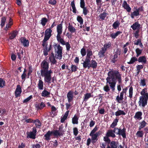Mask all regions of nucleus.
Listing matches in <instances>:
<instances>
[{
    "label": "nucleus",
    "instance_id": "nucleus-63",
    "mask_svg": "<svg viewBox=\"0 0 148 148\" xmlns=\"http://www.w3.org/2000/svg\"><path fill=\"white\" fill-rule=\"evenodd\" d=\"M80 7L81 8L85 7V3L84 0H80Z\"/></svg>",
    "mask_w": 148,
    "mask_h": 148
},
{
    "label": "nucleus",
    "instance_id": "nucleus-59",
    "mask_svg": "<svg viewBox=\"0 0 148 148\" xmlns=\"http://www.w3.org/2000/svg\"><path fill=\"white\" fill-rule=\"evenodd\" d=\"M23 50H22L20 52H18L17 53V55L18 56V58L19 60H21L22 58L23 55Z\"/></svg>",
    "mask_w": 148,
    "mask_h": 148
},
{
    "label": "nucleus",
    "instance_id": "nucleus-45",
    "mask_svg": "<svg viewBox=\"0 0 148 148\" xmlns=\"http://www.w3.org/2000/svg\"><path fill=\"white\" fill-rule=\"evenodd\" d=\"M78 118L77 116L75 115L74 116L72 119V122L73 124H77L78 123Z\"/></svg>",
    "mask_w": 148,
    "mask_h": 148
},
{
    "label": "nucleus",
    "instance_id": "nucleus-51",
    "mask_svg": "<svg viewBox=\"0 0 148 148\" xmlns=\"http://www.w3.org/2000/svg\"><path fill=\"white\" fill-rule=\"evenodd\" d=\"M28 118V116H25V118L24 119L25 120V122H26V123H33L34 122V120L31 119L29 118V119H27Z\"/></svg>",
    "mask_w": 148,
    "mask_h": 148
},
{
    "label": "nucleus",
    "instance_id": "nucleus-34",
    "mask_svg": "<svg viewBox=\"0 0 148 148\" xmlns=\"http://www.w3.org/2000/svg\"><path fill=\"white\" fill-rule=\"evenodd\" d=\"M106 134L108 135L109 137L114 138L116 137L115 134L111 131V130H108Z\"/></svg>",
    "mask_w": 148,
    "mask_h": 148
},
{
    "label": "nucleus",
    "instance_id": "nucleus-50",
    "mask_svg": "<svg viewBox=\"0 0 148 148\" xmlns=\"http://www.w3.org/2000/svg\"><path fill=\"white\" fill-rule=\"evenodd\" d=\"M64 126L62 125H60L58 128V130L60 132L62 133V135L63 136L65 131L63 130Z\"/></svg>",
    "mask_w": 148,
    "mask_h": 148
},
{
    "label": "nucleus",
    "instance_id": "nucleus-2",
    "mask_svg": "<svg viewBox=\"0 0 148 148\" xmlns=\"http://www.w3.org/2000/svg\"><path fill=\"white\" fill-rule=\"evenodd\" d=\"M53 73L52 71L50 69L49 72L41 73V75L44 77V80L45 83L49 84L51 82V74Z\"/></svg>",
    "mask_w": 148,
    "mask_h": 148
},
{
    "label": "nucleus",
    "instance_id": "nucleus-56",
    "mask_svg": "<svg viewBox=\"0 0 148 148\" xmlns=\"http://www.w3.org/2000/svg\"><path fill=\"white\" fill-rule=\"evenodd\" d=\"M143 133L142 131H138L136 134V135L138 137H142L143 135Z\"/></svg>",
    "mask_w": 148,
    "mask_h": 148
},
{
    "label": "nucleus",
    "instance_id": "nucleus-42",
    "mask_svg": "<svg viewBox=\"0 0 148 148\" xmlns=\"http://www.w3.org/2000/svg\"><path fill=\"white\" fill-rule=\"evenodd\" d=\"M40 24L43 26H45L48 22V19L45 17L42 18L40 20Z\"/></svg>",
    "mask_w": 148,
    "mask_h": 148
},
{
    "label": "nucleus",
    "instance_id": "nucleus-57",
    "mask_svg": "<svg viewBox=\"0 0 148 148\" xmlns=\"http://www.w3.org/2000/svg\"><path fill=\"white\" fill-rule=\"evenodd\" d=\"M83 9V14L85 15H86L89 13V11L86 7H84L82 8Z\"/></svg>",
    "mask_w": 148,
    "mask_h": 148
},
{
    "label": "nucleus",
    "instance_id": "nucleus-60",
    "mask_svg": "<svg viewBox=\"0 0 148 148\" xmlns=\"http://www.w3.org/2000/svg\"><path fill=\"white\" fill-rule=\"evenodd\" d=\"M32 95H31L29 96V97H27V98L25 99L23 101V103H27L32 98Z\"/></svg>",
    "mask_w": 148,
    "mask_h": 148
},
{
    "label": "nucleus",
    "instance_id": "nucleus-41",
    "mask_svg": "<svg viewBox=\"0 0 148 148\" xmlns=\"http://www.w3.org/2000/svg\"><path fill=\"white\" fill-rule=\"evenodd\" d=\"M143 49H140L138 48H136L135 49V52L136 54V57H138L142 53Z\"/></svg>",
    "mask_w": 148,
    "mask_h": 148
},
{
    "label": "nucleus",
    "instance_id": "nucleus-22",
    "mask_svg": "<svg viewBox=\"0 0 148 148\" xmlns=\"http://www.w3.org/2000/svg\"><path fill=\"white\" fill-rule=\"evenodd\" d=\"M27 138H29L35 139L36 138V134L33 132H27Z\"/></svg>",
    "mask_w": 148,
    "mask_h": 148
},
{
    "label": "nucleus",
    "instance_id": "nucleus-21",
    "mask_svg": "<svg viewBox=\"0 0 148 148\" xmlns=\"http://www.w3.org/2000/svg\"><path fill=\"white\" fill-rule=\"evenodd\" d=\"M52 131L53 136L57 138H58L59 136L60 137L61 136H63L62 133L60 132L57 130H52Z\"/></svg>",
    "mask_w": 148,
    "mask_h": 148
},
{
    "label": "nucleus",
    "instance_id": "nucleus-62",
    "mask_svg": "<svg viewBox=\"0 0 148 148\" xmlns=\"http://www.w3.org/2000/svg\"><path fill=\"white\" fill-rule=\"evenodd\" d=\"M80 52L82 57L84 56L86 54V49L84 47L81 49Z\"/></svg>",
    "mask_w": 148,
    "mask_h": 148
},
{
    "label": "nucleus",
    "instance_id": "nucleus-1",
    "mask_svg": "<svg viewBox=\"0 0 148 148\" xmlns=\"http://www.w3.org/2000/svg\"><path fill=\"white\" fill-rule=\"evenodd\" d=\"M108 75L106 78V84L103 87V89L106 92H109L110 90L109 86L112 91H114L116 82L119 84L122 83L121 75L118 71L112 69L109 71Z\"/></svg>",
    "mask_w": 148,
    "mask_h": 148
},
{
    "label": "nucleus",
    "instance_id": "nucleus-11",
    "mask_svg": "<svg viewBox=\"0 0 148 148\" xmlns=\"http://www.w3.org/2000/svg\"><path fill=\"white\" fill-rule=\"evenodd\" d=\"M20 41L23 44L24 47H27L29 46V41L25 37L21 38L20 39Z\"/></svg>",
    "mask_w": 148,
    "mask_h": 148
},
{
    "label": "nucleus",
    "instance_id": "nucleus-3",
    "mask_svg": "<svg viewBox=\"0 0 148 148\" xmlns=\"http://www.w3.org/2000/svg\"><path fill=\"white\" fill-rule=\"evenodd\" d=\"M53 47L57 54V58L61 59L62 58V47L59 44L58 45L56 43L54 44Z\"/></svg>",
    "mask_w": 148,
    "mask_h": 148
},
{
    "label": "nucleus",
    "instance_id": "nucleus-46",
    "mask_svg": "<svg viewBox=\"0 0 148 148\" xmlns=\"http://www.w3.org/2000/svg\"><path fill=\"white\" fill-rule=\"evenodd\" d=\"M109 137V136L106 134V136H104L103 138V140L106 142V143L108 144L110 143V142L111 141Z\"/></svg>",
    "mask_w": 148,
    "mask_h": 148
},
{
    "label": "nucleus",
    "instance_id": "nucleus-61",
    "mask_svg": "<svg viewBox=\"0 0 148 148\" xmlns=\"http://www.w3.org/2000/svg\"><path fill=\"white\" fill-rule=\"evenodd\" d=\"M133 89L132 86L130 88L129 90V97L131 98L132 97Z\"/></svg>",
    "mask_w": 148,
    "mask_h": 148
},
{
    "label": "nucleus",
    "instance_id": "nucleus-55",
    "mask_svg": "<svg viewBox=\"0 0 148 148\" xmlns=\"http://www.w3.org/2000/svg\"><path fill=\"white\" fill-rule=\"evenodd\" d=\"M71 68L72 72H75L77 71L78 67L75 65L72 64L71 65Z\"/></svg>",
    "mask_w": 148,
    "mask_h": 148
},
{
    "label": "nucleus",
    "instance_id": "nucleus-13",
    "mask_svg": "<svg viewBox=\"0 0 148 148\" xmlns=\"http://www.w3.org/2000/svg\"><path fill=\"white\" fill-rule=\"evenodd\" d=\"M122 7L126 10L128 12H131V8L125 1H124L122 4Z\"/></svg>",
    "mask_w": 148,
    "mask_h": 148
},
{
    "label": "nucleus",
    "instance_id": "nucleus-19",
    "mask_svg": "<svg viewBox=\"0 0 148 148\" xmlns=\"http://www.w3.org/2000/svg\"><path fill=\"white\" fill-rule=\"evenodd\" d=\"M138 61L139 62H141L144 64L147 63V60L145 56H141L139 57L138 59Z\"/></svg>",
    "mask_w": 148,
    "mask_h": 148
},
{
    "label": "nucleus",
    "instance_id": "nucleus-52",
    "mask_svg": "<svg viewBox=\"0 0 148 148\" xmlns=\"http://www.w3.org/2000/svg\"><path fill=\"white\" fill-rule=\"evenodd\" d=\"M5 85V82L3 79L0 78V87L3 88Z\"/></svg>",
    "mask_w": 148,
    "mask_h": 148
},
{
    "label": "nucleus",
    "instance_id": "nucleus-31",
    "mask_svg": "<svg viewBox=\"0 0 148 148\" xmlns=\"http://www.w3.org/2000/svg\"><path fill=\"white\" fill-rule=\"evenodd\" d=\"M121 33V32L117 31L115 33H113L110 34V36L112 39H114L117 36Z\"/></svg>",
    "mask_w": 148,
    "mask_h": 148
},
{
    "label": "nucleus",
    "instance_id": "nucleus-14",
    "mask_svg": "<svg viewBox=\"0 0 148 148\" xmlns=\"http://www.w3.org/2000/svg\"><path fill=\"white\" fill-rule=\"evenodd\" d=\"M53 135L52 131H48L44 135L45 140L47 141H49L51 139L50 137Z\"/></svg>",
    "mask_w": 148,
    "mask_h": 148
},
{
    "label": "nucleus",
    "instance_id": "nucleus-17",
    "mask_svg": "<svg viewBox=\"0 0 148 148\" xmlns=\"http://www.w3.org/2000/svg\"><path fill=\"white\" fill-rule=\"evenodd\" d=\"M61 35V34H57L56 36V38L58 42H60L62 45H64L65 44V42L63 38H62Z\"/></svg>",
    "mask_w": 148,
    "mask_h": 148
},
{
    "label": "nucleus",
    "instance_id": "nucleus-48",
    "mask_svg": "<svg viewBox=\"0 0 148 148\" xmlns=\"http://www.w3.org/2000/svg\"><path fill=\"white\" fill-rule=\"evenodd\" d=\"M121 52V50L119 49H117L113 56V58L116 59L117 58H118V55H119L120 54Z\"/></svg>",
    "mask_w": 148,
    "mask_h": 148
},
{
    "label": "nucleus",
    "instance_id": "nucleus-64",
    "mask_svg": "<svg viewBox=\"0 0 148 148\" xmlns=\"http://www.w3.org/2000/svg\"><path fill=\"white\" fill-rule=\"evenodd\" d=\"M57 3V1L56 0H49L48 2V3L49 4H51L53 5H55Z\"/></svg>",
    "mask_w": 148,
    "mask_h": 148
},
{
    "label": "nucleus",
    "instance_id": "nucleus-15",
    "mask_svg": "<svg viewBox=\"0 0 148 148\" xmlns=\"http://www.w3.org/2000/svg\"><path fill=\"white\" fill-rule=\"evenodd\" d=\"M35 106L38 110H41L43 109L46 106V105L44 103L41 102L38 104H36Z\"/></svg>",
    "mask_w": 148,
    "mask_h": 148
},
{
    "label": "nucleus",
    "instance_id": "nucleus-29",
    "mask_svg": "<svg viewBox=\"0 0 148 148\" xmlns=\"http://www.w3.org/2000/svg\"><path fill=\"white\" fill-rule=\"evenodd\" d=\"M106 51L101 48V49L99 52L98 55L100 58H102L105 56V53Z\"/></svg>",
    "mask_w": 148,
    "mask_h": 148
},
{
    "label": "nucleus",
    "instance_id": "nucleus-7",
    "mask_svg": "<svg viewBox=\"0 0 148 148\" xmlns=\"http://www.w3.org/2000/svg\"><path fill=\"white\" fill-rule=\"evenodd\" d=\"M117 134L122 136L123 138H126V129L124 127L123 129L120 128H119L118 131L117 133H116Z\"/></svg>",
    "mask_w": 148,
    "mask_h": 148
},
{
    "label": "nucleus",
    "instance_id": "nucleus-9",
    "mask_svg": "<svg viewBox=\"0 0 148 148\" xmlns=\"http://www.w3.org/2000/svg\"><path fill=\"white\" fill-rule=\"evenodd\" d=\"M21 92L22 89L21 86L19 85H18L15 92V97L17 98L18 97H20Z\"/></svg>",
    "mask_w": 148,
    "mask_h": 148
},
{
    "label": "nucleus",
    "instance_id": "nucleus-39",
    "mask_svg": "<svg viewBox=\"0 0 148 148\" xmlns=\"http://www.w3.org/2000/svg\"><path fill=\"white\" fill-rule=\"evenodd\" d=\"M49 59L50 62H51V65L56 64V63H57V61L56 60L55 57L50 56Z\"/></svg>",
    "mask_w": 148,
    "mask_h": 148
},
{
    "label": "nucleus",
    "instance_id": "nucleus-5",
    "mask_svg": "<svg viewBox=\"0 0 148 148\" xmlns=\"http://www.w3.org/2000/svg\"><path fill=\"white\" fill-rule=\"evenodd\" d=\"M144 96H141L139 98L138 103L140 106L144 107L147 104L148 100V95L147 94Z\"/></svg>",
    "mask_w": 148,
    "mask_h": 148
},
{
    "label": "nucleus",
    "instance_id": "nucleus-16",
    "mask_svg": "<svg viewBox=\"0 0 148 148\" xmlns=\"http://www.w3.org/2000/svg\"><path fill=\"white\" fill-rule=\"evenodd\" d=\"M62 21L61 23L59 24H58L57 27V34H62Z\"/></svg>",
    "mask_w": 148,
    "mask_h": 148
},
{
    "label": "nucleus",
    "instance_id": "nucleus-35",
    "mask_svg": "<svg viewBox=\"0 0 148 148\" xmlns=\"http://www.w3.org/2000/svg\"><path fill=\"white\" fill-rule=\"evenodd\" d=\"M38 85V89L42 90L43 89V82L41 80H39Z\"/></svg>",
    "mask_w": 148,
    "mask_h": 148
},
{
    "label": "nucleus",
    "instance_id": "nucleus-33",
    "mask_svg": "<svg viewBox=\"0 0 148 148\" xmlns=\"http://www.w3.org/2000/svg\"><path fill=\"white\" fill-rule=\"evenodd\" d=\"M126 113L124 111L120 110L118 109L117 111L115 113V115L116 116H120L121 115H125Z\"/></svg>",
    "mask_w": 148,
    "mask_h": 148
},
{
    "label": "nucleus",
    "instance_id": "nucleus-37",
    "mask_svg": "<svg viewBox=\"0 0 148 148\" xmlns=\"http://www.w3.org/2000/svg\"><path fill=\"white\" fill-rule=\"evenodd\" d=\"M111 46V43L109 42L108 43L105 44L103 45V47H102V48L106 51L107 49L110 47Z\"/></svg>",
    "mask_w": 148,
    "mask_h": 148
},
{
    "label": "nucleus",
    "instance_id": "nucleus-43",
    "mask_svg": "<svg viewBox=\"0 0 148 148\" xmlns=\"http://www.w3.org/2000/svg\"><path fill=\"white\" fill-rule=\"evenodd\" d=\"M93 55V52L92 50H90L89 49L87 50V55L86 57L88 58H92V56Z\"/></svg>",
    "mask_w": 148,
    "mask_h": 148
},
{
    "label": "nucleus",
    "instance_id": "nucleus-53",
    "mask_svg": "<svg viewBox=\"0 0 148 148\" xmlns=\"http://www.w3.org/2000/svg\"><path fill=\"white\" fill-rule=\"evenodd\" d=\"M77 21L79 23L80 25H82L83 23V20L82 18L80 16H78L77 17Z\"/></svg>",
    "mask_w": 148,
    "mask_h": 148
},
{
    "label": "nucleus",
    "instance_id": "nucleus-36",
    "mask_svg": "<svg viewBox=\"0 0 148 148\" xmlns=\"http://www.w3.org/2000/svg\"><path fill=\"white\" fill-rule=\"evenodd\" d=\"M71 5L73 9L72 11L75 14L76 13L77 9L75 7V1L74 0H73L71 3Z\"/></svg>",
    "mask_w": 148,
    "mask_h": 148
},
{
    "label": "nucleus",
    "instance_id": "nucleus-30",
    "mask_svg": "<svg viewBox=\"0 0 148 148\" xmlns=\"http://www.w3.org/2000/svg\"><path fill=\"white\" fill-rule=\"evenodd\" d=\"M124 93L123 92H121L120 95V97H119V95H118L116 98V100L119 103H120V101L122 100L123 99V95Z\"/></svg>",
    "mask_w": 148,
    "mask_h": 148
},
{
    "label": "nucleus",
    "instance_id": "nucleus-27",
    "mask_svg": "<svg viewBox=\"0 0 148 148\" xmlns=\"http://www.w3.org/2000/svg\"><path fill=\"white\" fill-rule=\"evenodd\" d=\"M68 28V30L72 33L76 32V30L75 28L70 23H69V26Z\"/></svg>",
    "mask_w": 148,
    "mask_h": 148
},
{
    "label": "nucleus",
    "instance_id": "nucleus-26",
    "mask_svg": "<svg viewBox=\"0 0 148 148\" xmlns=\"http://www.w3.org/2000/svg\"><path fill=\"white\" fill-rule=\"evenodd\" d=\"M18 32L16 30L13 31L10 34L9 38L10 39H12L14 38L17 35Z\"/></svg>",
    "mask_w": 148,
    "mask_h": 148
},
{
    "label": "nucleus",
    "instance_id": "nucleus-47",
    "mask_svg": "<svg viewBox=\"0 0 148 148\" xmlns=\"http://www.w3.org/2000/svg\"><path fill=\"white\" fill-rule=\"evenodd\" d=\"M137 61H138V59L135 57H133L131 58L130 61L127 62V63L129 64H132Z\"/></svg>",
    "mask_w": 148,
    "mask_h": 148
},
{
    "label": "nucleus",
    "instance_id": "nucleus-44",
    "mask_svg": "<svg viewBox=\"0 0 148 148\" xmlns=\"http://www.w3.org/2000/svg\"><path fill=\"white\" fill-rule=\"evenodd\" d=\"M50 94V92L46 90H43L41 93V95L42 97H48Z\"/></svg>",
    "mask_w": 148,
    "mask_h": 148
},
{
    "label": "nucleus",
    "instance_id": "nucleus-40",
    "mask_svg": "<svg viewBox=\"0 0 148 148\" xmlns=\"http://www.w3.org/2000/svg\"><path fill=\"white\" fill-rule=\"evenodd\" d=\"M119 119L117 118L114 119L112 123L110 126V127L113 128L115 127L117 125V123L118 122Z\"/></svg>",
    "mask_w": 148,
    "mask_h": 148
},
{
    "label": "nucleus",
    "instance_id": "nucleus-23",
    "mask_svg": "<svg viewBox=\"0 0 148 148\" xmlns=\"http://www.w3.org/2000/svg\"><path fill=\"white\" fill-rule=\"evenodd\" d=\"M142 113L141 112H137L134 116V118L138 120H140L142 119Z\"/></svg>",
    "mask_w": 148,
    "mask_h": 148
},
{
    "label": "nucleus",
    "instance_id": "nucleus-6",
    "mask_svg": "<svg viewBox=\"0 0 148 148\" xmlns=\"http://www.w3.org/2000/svg\"><path fill=\"white\" fill-rule=\"evenodd\" d=\"M41 73L45 72H49V63L45 60H44L41 62L40 64Z\"/></svg>",
    "mask_w": 148,
    "mask_h": 148
},
{
    "label": "nucleus",
    "instance_id": "nucleus-24",
    "mask_svg": "<svg viewBox=\"0 0 148 148\" xmlns=\"http://www.w3.org/2000/svg\"><path fill=\"white\" fill-rule=\"evenodd\" d=\"M108 15V14L105 12H103V13H101L100 15L99 16V20L100 21L104 20L105 17Z\"/></svg>",
    "mask_w": 148,
    "mask_h": 148
},
{
    "label": "nucleus",
    "instance_id": "nucleus-8",
    "mask_svg": "<svg viewBox=\"0 0 148 148\" xmlns=\"http://www.w3.org/2000/svg\"><path fill=\"white\" fill-rule=\"evenodd\" d=\"M52 30L50 28L46 29L45 32L44 38L48 40L52 35Z\"/></svg>",
    "mask_w": 148,
    "mask_h": 148
},
{
    "label": "nucleus",
    "instance_id": "nucleus-38",
    "mask_svg": "<svg viewBox=\"0 0 148 148\" xmlns=\"http://www.w3.org/2000/svg\"><path fill=\"white\" fill-rule=\"evenodd\" d=\"M47 44L46 46L44 47L43 49V54L45 56H47L48 55V52L50 51H49L48 50V48L47 47Z\"/></svg>",
    "mask_w": 148,
    "mask_h": 148
},
{
    "label": "nucleus",
    "instance_id": "nucleus-4",
    "mask_svg": "<svg viewBox=\"0 0 148 148\" xmlns=\"http://www.w3.org/2000/svg\"><path fill=\"white\" fill-rule=\"evenodd\" d=\"M143 7V6H141L138 8H134V9H135V10L133 12H132L130 14L131 18L133 19L134 18L135 16H137L141 14L140 12L144 11Z\"/></svg>",
    "mask_w": 148,
    "mask_h": 148
},
{
    "label": "nucleus",
    "instance_id": "nucleus-28",
    "mask_svg": "<svg viewBox=\"0 0 148 148\" xmlns=\"http://www.w3.org/2000/svg\"><path fill=\"white\" fill-rule=\"evenodd\" d=\"M93 95H91L90 93H87L84 95V97L83 98V101L86 102L89 98L91 97H92Z\"/></svg>",
    "mask_w": 148,
    "mask_h": 148
},
{
    "label": "nucleus",
    "instance_id": "nucleus-58",
    "mask_svg": "<svg viewBox=\"0 0 148 148\" xmlns=\"http://www.w3.org/2000/svg\"><path fill=\"white\" fill-rule=\"evenodd\" d=\"M83 67L84 68H86L87 67L88 69H89L90 68L88 66H90V63L84 61L83 63Z\"/></svg>",
    "mask_w": 148,
    "mask_h": 148
},
{
    "label": "nucleus",
    "instance_id": "nucleus-12",
    "mask_svg": "<svg viewBox=\"0 0 148 148\" xmlns=\"http://www.w3.org/2000/svg\"><path fill=\"white\" fill-rule=\"evenodd\" d=\"M73 92L72 90H70L67 93V97L68 101L70 103L71 102L73 99Z\"/></svg>",
    "mask_w": 148,
    "mask_h": 148
},
{
    "label": "nucleus",
    "instance_id": "nucleus-10",
    "mask_svg": "<svg viewBox=\"0 0 148 148\" xmlns=\"http://www.w3.org/2000/svg\"><path fill=\"white\" fill-rule=\"evenodd\" d=\"M118 142L115 141H112L110 143V145H108L107 148H119L118 147Z\"/></svg>",
    "mask_w": 148,
    "mask_h": 148
},
{
    "label": "nucleus",
    "instance_id": "nucleus-18",
    "mask_svg": "<svg viewBox=\"0 0 148 148\" xmlns=\"http://www.w3.org/2000/svg\"><path fill=\"white\" fill-rule=\"evenodd\" d=\"M140 24L137 21L131 25V27L132 28L133 30H135L136 29H140Z\"/></svg>",
    "mask_w": 148,
    "mask_h": 148
},
{
    "label": "nucleus",
    "instance_id": "nucleus-20",
    "mask_svg": "<svg viewBox=\"0 0 148 148\" xmlns=\"http://www.w3.org/2000/svg\"><path fill=\"white\" fill-rule=\"evenodd\" d=\"M97 62L95 60H91L90 63V66H88V67L90 68L91 67L93 69H95L97 67Z\"/></svg>",
    "mask_w": 148,
    "mask_h": 148
},
{
    "label": "nucleus",
    "instance_id": "nucleus-32",
    "mask_svg": "<svg viewBox=\"0 0 148 148\" xmlns=\"http://www.w3.org/2000/svg\"><path fill=\"white\" fill-rule=\"evenodd\" d=\"M147 124V123L144 120L142 121L140 123V125L138 128V130H140L142 128H144Z\"/></svg>",
    "mask_w": 148,
    "mask_h": 148
},
{
    "label": "nucleus",
    "instance_id": "nucleus-49",
    "mask_svg": "<svg viewBox=\"0 0 148 148\" xmlns=\"http://www.w3.org/2000/svg\"><path fill=\"white\" fill-rule=\"evenodd\" d=\"M120 25V23L118 21L114 22L112 25V27L114 29H116L119 27Z\"/></svg>",
    "mask_w": 148,
    "mask_h": 148
},
{
    "label": "nucleus",
    "instance_id": "nucleus-25",
    "mask_svg": "<svg viewBox=\"0 0 148 148\" xmlns=\"http://www.w3.org/2000/svg\"><path fill=\"white\" fill-rule=\"evenodd\" d=\"M33 123L35 124L36 128H40L41 126L42 123L38 119L34 120Z\"/></svg>",
    "mask_w": 148,
    "mask_h": 148
},
{
    "label": "nucleus",
    "instance_id": "nucleus-54",
    "mask_svg": "<svg viewBox=\"0 0 148 148\" xmlns=\"http://www.w3.org/2000/svg\"><path fill=\"white\" fill-rule=\"evenodd\" d=\"M6 19V18L5 17H2L1 18V26L2 27L4 26Z\"/></svg>",
    "mask_w": 148,
    "mask_h": 148
}]
</instances>
